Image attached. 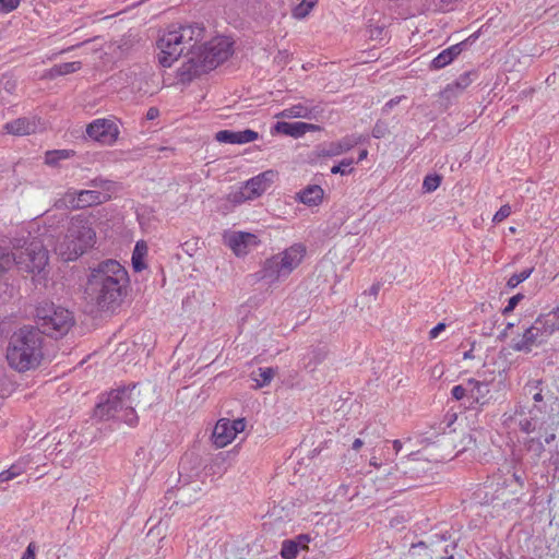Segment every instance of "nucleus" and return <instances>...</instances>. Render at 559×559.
Masks as SVG:
<instances>
[{
  "instance_id": "nucleus-1",
  "label": "nucleus",
  "mask_w": 559,
  "mask_h": 559,
  "mask_svg": "<svg viewBox=\"0 0 559 559\" xmlns=\"http://www.w3.org/2000/svg\"><path fill=\"white\" fill-rule=\"evenodd\" d=\"M204 31L199 24L173 26L156 43L157 60L164 68H170L181 56L187 57V61L177 71L181 83H189L215 69L233 53V43L226 37H216L198 46L204 37Z\"/></svg>"
},
{
  "instance_id": "nucleus-2",
  "label": "nucleus",
  "mask_w": 559,
  "mask_h": 559,
  "mask_svg": "<svg viewBox=\"0 0 559 559\" xmlns=\"http://www.w3.org/2000/svg\"><path fill=\"white\" fill-rule=\"evenodd\" d=\"M129 276L116 260H106L93 269L86 285V294L102 311L119 307L127 294Z\"/></svg>"
},
{
  "instance_id": "nucleus-3",
  "label": "nucleus",
  "mask_w": 559,
  "mask_h": 559,
  "mask_svg": "<svg viewBox=\"0 0 559 559\" xmlns=\"http://www.w3.org/2000/svg\"><path fill=\"white\" fill-rule=\"evenodd\" d=\"M141 393L138 384L112 390L106 400L96 405L94 415L99 419L114 418L133 427L139 420L136 408L144 409L151 406V403L141 400Z\"/></svg>"
},
{
  "instance_id": "nucleus-4",
  "label": "nucleus",
  "mask_w": 559,
  "mask_h": 559,
  "mask_svg": "<svg viewBox=\"0 0 559 559\" xmlns=\"http://www.w3.org/2000/svg\"><path fill=\"white\" fill-rule=\"evenodd\" d=\"M43 341L39 329L23 326L10 337L7 360L11 368L25 372L37 368L43 359Z\"/></svg>"
},
{
  "instance_id": "nucleus-5",
  "label": "nucleus",
  "mask_w": 559,
  "mask_h": 559,
  "mask_svg": "<svg viewBox=\"0 0 559 559\" xmlns=\"http://www.w3.org/2000/svg\"><path fill=\"white\" fill-rule=\"evenodd\" d=\"M96 233L90 219L83 215L71 217L61 242L52 245L55 252L64 261L76 260L95 243Z\"/></svg>"
},
{
  "instance_id": "nucleus-6",
  "label": "nucleus",
  "mask_w": 559,
  "mask_h": 559,
  "mask_svg": "<svg viewBox=\"0 0 559 559\" xmlns=\"http://www.w3.org/2000/svg\"><path fill=\"white\" fill-rule=\"evenodd\" d=\"M53 245L52 235H44V239H33L29 242L15 239L13 242V265L23 273H41L48 264V248Z\"/></svg>"
},
{
  "instance_id": "nucleus-7",
  "label": "nucleus",
  "mask_w": 559,
  "mask_h": 559,
  "mask_svg": "<svg viewBox=\"0 0 559 559\" xmlns=\"http://www.w3.org/2000/svg\"><path fill=\"white\" fill-rule=\"evenodd\" d=\"M35 318L37 323L35 329H39L40 335L46 334L53 338L66 335L74 324L71 311L49 301L38 304Z\"/></svg>"
},
{
  "instance_id": "nucleus-8",
  "label": "nucleus",
  "mask_w": 559,
  "mask_h": 559,
  "mask_svg": "<svg viewBox=\"0 0 559 559\" xmlns=\"http://www.w3.org/2000/svg\"><path fill=\"white\" fill-rule=\"evenodd\" d=\"M306 255L302 243H294L283 252L266 259L261 270V277L271 283L288 277L299 266Z\"/></svg>"
},
{
  "instance_id": "nucleus-9",
  "label": "nucleus",
  "mask_w": 559,
  "mask_h": 559,
  "mask_svg": "<svg viewBox=\"0 0 559 559\" xmlns=\"http://www.w3.org/2000/svg\"><path fill=\"white\" fill-rule=\"evenodd\" d=\"M559 330V319L555 313L539 316L521 337L513 338L510 347L514 352L531 353L534 347L545 344Z\"/></svg>"
},
{
  "instance_id": "nucleus-10",
  "label": "nucleus",
  "mask_w": 559,
  "mask_h": 559,
  "mask_svg": "<svg viewBox=\"0 0 559 559\" xmlns=\"http://www.w3.org/2000/svg\"><path fill=\"white\" fill-rule=\"evenodd\" d=\"M110 199L109 193L98 190H69L63 198L56 202L57 209H84L102 204Z\"/></svg>"
},
{
  "instance_id": "nucleus-11",
  "label": "nucleus",
  "mask_w": 559,
  "mask_h": 559,
  "mask_svg": "<svg viewBox=\"0 0 559 559\" xmlns=\"http://www.w3.org/2000/svg\"><path fill=\"white\" fill-rule=\"evenodd\" d=\"M200 462L193 454H186L179 462V486L177 487L176 495L179 499L185 500L187 492L190 490L189 485H192V490L197 495L201 488L194 480L199 476Z\"/></svg>"
},
{
  "instance_id": "nucleus-12",
  "label": "nucleus",
  "mask_w": 559,
  "mask_h": 559,
  "mask_svg": "<svg viewBox=\"0 0 559 559\" xmlns=\"http://www.w3.org/2000/svg\"><path fill=\"white\" fill-rule=\"evenodd\" d=\"M119 133L117 123L111 119H95L86 127V134L88 138L103 145H112L116 143Z\"/></svg>"
},
{
  "instance_id": "nucleus-13",
  "label": "nucleus",
  "mask_w": 559,
  "mask_h": 559,
  "mask_svg": "<svg viewBox=\"0 0 559 559\" xmlns=\"http://www.w3.org/2000/svg\"><path fill=\"white\" fill-rule=\"evenodd\" d=\"M275 174L272 170L259 174L249 179L240 191L234 193L231 200L234 202H242L260 197L271 186Z\"/></svg>"
},
{
  "instance_id": "nucleus-14",
  "label": "nucleus",
  "mask_w": 559,
  "mask_h": 559,
  "mask_svg": "<svg viewBox=\"0 0 559 559\" xmlns=\"http://www.w3.org/2000/svg\"><path fill=\"white\" fill-rule=\"evenodd\" d=\"M360 136L346 135L337 142H330L318 147L319 157H334L348 152L360 142Z\"/></svg>"
},
{
  "instance_id": "nucleus-15",
  "label": "nucleus",
  "mask_w": 559,
  "mask_h": 559,
  "mask_svg": "<svg viewBox=\"0 0 559 559\" xmlns=\"http://www.w3.org/2000/svg\"><path fill=\"white\" fill-rule=\"evenodd\" d=\"M258 237L250 233L237 231L226 238V243L237 257L246 255L251 247H255Z\"/></svg>"
},
{
  "instance_id": "nucleus-16",
  "label": "nucleus",
  "mask_w": 559,
  "mask_h": 559,
  "mask_svg": "<svg viewBox=\"0 0 559 559\" xmlns=\"http://www.w3.org/2000/svg\"><path fill=\"white\" fill-rule=\"evenodd\" d=\"M274 130L277 133H282L295 139H298L305 135L307 132L320 131L321 127L318 124L307 123V122H285L278 121L274 126Z\"/></svg>"
},
{
  "instance_id": "nucleus-17",
  "label": "nucleus",
  "mask_w": 559,
  "mask_h": 559,
  "mask_svg": "<svg viewBox=\"0 0 559 559\" xmlns=\"http://www.w3.org/2000/svg\"><path fill=\"white\" fill-rule=\"evenodd\" d=\"M259 138L258 132L246 129L242 131L221 130L215 134V140L221 143L245 144Z\"/></svg>"
},
{
  "instance_id": "nucleus-18",
  "label": "nucleus",
  "mask_w": 559,
  "mask_h": 559,
  "mask_svg": "<svg viewBox=\"0 0 559 559\" xmlns=\"http://www.w3.org/2000/svg\"><path fill=\"white\" fill-rule=\"evenodd\" d=\"M216 543L206 536H200L189 542L187 555L192 559H211L212 548Z\"/></svg>"
},
{
  "instance_id": "nucleus-19",
  "label": "nucleus",
  "mask_w": 559,
  "mask_h": 559,
  "mask_svg": "<svg viewBox=\"0 0 559 559\" xmlns=\"http://www.w3.org/2000/svg\"><path fill=\"white\" fill-rule=\"evenodd\" d=\"M39 121L36 118H17L13 121L7 122L4 130L14 135H27L35 133L38 129Z\"/></svg>"
},
{
  "instance_id": "nucleus-20",
  "label": "nucleus",
  "mask_w": 559,
  "mask_h": 559,
  "mask_svg": "<svg viewBox=\"0 0 559 559\" xmlns=\"http://www.w3.org/2000/svg\"><path fill=\"white\" fill-rule=\"evenodd\" d=\"M228 425L229 419L222 418L216 423L214 427L212 438L214 444L217 448H224L235 439L233 435L234 432L231 431V428Z\"/></svg>"
},
{
  "instance_id": "nucleus-21",
  "label": "nucleus",
  "mask_w": 559,
  "mask_h": 559,
  "mask_svg": "<svg viewBox=\"0 0 559 559\" xmlns=\"http://www.w3.org/2000/svg\"><path fill=\"white\" fill-rule=\"evenodd\" d=\"M463 51V43L452 45L432 59L430 68L439 70L451 63Z\"/></svg>"
},
{
  "instance_id": "nucleus-22",
  "label": "nucleus",
  "mask_w": 559,
  "mask_h": 559,
  "mask_svg": "<svg viewBox=\"0 0 559 559\" xmlns=\"http://www.w3.org/2000/svg\"><path fill=\"white\" fill-rule=\"evenodd\" d=\"M323 194L324 191L320 186L311 185L298 193V200L308 206H317L322 202Z\"/></svg>"
},
{
  "instance_id": "nucleus-23",
  "label": "nucleus",
  "mask_w": 559,
  "mask_h": 559,
  "mask_svg": "<svg viewBox=\"0 0 559 559\" xmlns=\"http://www.w3.org/2000/svg\"><path fill=\"white\" fill-rule=\"evenodd\" d=\"M469 396L476 402L484 404L485 399L490 392L489 383L484 381H478L476 379L467 380Z\"/></svg>"
},
{
  "instance_id": "nucleus-24",
  "label": "nucleus",
  "mask_w": 559,
  "mask_h": 559,
  "mask_svg": "<svg viewBox=\"0 0 559 559\" xmlns=\"http://www.w3.org/2000/svg\"><path fill=\"white\" fill-rule=\"evenodd\" d=\"M283 118H306L310 119L312 117V109L304 106L302 104L294 105L289 108L284 109L281 114Z\"/></svg>"
},
{
  "instance_id": "nucleus-25",
  "label": "nucleus",
  "mask_w": 559,
  "mask_h": 559,
  "mask_svg": "<svg viewBox=\"0 0 559 559\" xmlns=\"http://www.w3.org/2000/svg\"><path fill=\"white\" fill-rule=\"evenodd\" d=\"M329 356V348L325 345H317L313 346L309 353V362L306 367H311L312 370L316 369L318 365L323 362Z\"/></svg>"
},
{
  "instance_id": "nucleus-26",
  "label": "nucleus",
  "mask_w": 559,
  "mask_h": 559,
  "mask_svg": "<svg viewBox=\"0 0 559 559\" xmlns=\"http://www.w3.org/2000/svg\"><path fill=\"white\" fill-rule=\"evenodd\" d=\"M147 252V246L144 241H138L132 253V266L134 271L141 272L146 267L143 258Z\"/></svg>"
},
{
  "instance_id": "nucleus-27",
  "label": "nucleus",
  "mask_w": 559,
  "mask_h": 559,
  "mask_svg": "<svg viewBox=\"0 0 559 559\" xmlns=\"http://www.w3.org/2000/svg\"><path fill=\"white\" fill-rule=\"evenodd\" d=\"M275 376V370L273 368H259L257 371L252 372V379L257 383V388H262L267 385Z\"/></svg>"
},
{
  "instance_id": "nucleus-28",
  "label": "nucleus",
  "mask_w": 559,
  "mask_h": 559,
  "mask_svg": "<svg viewBox=\"0 0 559 559\" xmlns=\"http://www.w3.org/2000/svg\"><path fill=\"white\" fill-rule=\"evenodd\" d=\"M543 384L542 380H533L525 384L524 392L525 394L532 395V399L535 403H540L544 400L543 390L540 385Z\"/></svg>"
},
{
  "instance_id": "nucleus-29",
  "label": "nucleus",
  "mask_w": 559,
  "mask_h": 559,
  "mask_svg": "<svg viewBox=\"0 0 559 559\" xmlns=\"http://www.w3.org/2000/svg\"><path fill=\"white\" fill-rule=\"evenodd\" d=\"M515 416H520L518 420V426L521 431L525 433H530L536 429V420L532 416H526L523 414V412H515Z\"/></svg>"
},
{
  "instance_id": "nucleus-30",
  "label": "nucleus",
  "mask_w": 559,
  "mask_h": 559,
  "mask_svg": "<svg viewBox=\"0 0 559 559\" xmlns=\"http://www.w3.org/2000/svg\"><path fill=\"white\" fill-rule=\"evenodd\" d=\"M14 257L11 252L0 247V280L13 266Z\"/></svg>"
},
{
  "instance_id": "nucleus-31",
  "label": "nucleus",
  "mask_w": 559,
  "mask_h": 559,
  "mask_svg": "<svg viewBox=\"0 0 559 559\" xmlns=\"http://www.w3.org/2000/svg\"><path fill=\"white\" fill-rule=\"evenodd\" d=\"M318 0H302L301 3L297 4L293 9V16L296 19H304L306 17L311 9L316 5Z\"/></svg>"
},
{
  "instance_id": "nucleus-32",
  "label": "nucleus",
  "mask_w": 559,
  "mask_h": 559,
  "mask_svg": "<svg viewBox=\"0 0 559 559\" xmlns=\"http://www.w3.org/2000/svg\"><path fill=\"white\" fill-rule=\"evenodd\" d=\"M71 151L68 150H56L48 151L46 153L45 162L47 165H56L59 160L69 158Z\"/></svg>"
},
{
  "instance_id": "nucleus-33",
  "label": "nucleus",
  "mask_w": 559,
  "mask_h": 559,
  "mask_svg": "<svg viewBox=\"0 0 559 559\" xmlns=\"http://www.w3.org/2000/svg\"><path fill=\"white\" fill-rule=\"evenodd\" d=\"M114 185V181L100 177L94 178L87 183L90 188H93L92 190L99 189L98 191L104 193H108L112 189Z\"/></svg>"
},
{
  "instance_id": "nucleus-34",
  "label": "nucleus",
  "mask_w": 559,
  "mask_h": 559,
  "mask_svg": "<svg viewBox=\"0 0 559 559\" xmlns=\"http://www.w3.org/2000/svg\"><path fill=\"white\" fill-rule=\"evenodd\" d=\"M298 551H299V549H298L297 545L295 544V542H293V539H286L283 542L282 549H281V556L284 559L296 558Z\"/></svg>"
},
{
  "instance_id": "nucleus-35",
  "label": "nucleus",
  "mask_w": 559,
  "mask_h": 559,
  "mask_svg": "<svg viewBox=\"0 0 559 559\" xmlns=\"http://www.w3.org/2000/svg\"><path fill=\"white\" fill-rule=\"evenodd\" d=\"M442 177L440 175L433 174L425 177L423 182V189L425 192H433L437 190L441 183Z\"/></svg>"
},
{
  "instance_id": "nucleus-36",
  "label": "nucleus",
  "mask_w": 559,
  "mask_h": 559,
  "mask_svg": "<svg viewBox=\"0 0 559 559\" xmlns=\"http://www.w3.org/2000/svg\"><path fill=\"white\" fill-rule=\"evenodd\" d=\"M56 66L60 76L78 72L82 69L81 61L64 62Z\"/></svg>"
},
{
  "instance_id": "nucleus-37",
  "label": "nucleus",
  "mask_w": 559,
  "mask_h": 559,
  "mask_svg": "<svg viewBox=\"0 0 559 559\" xmlns=\"http://www.w3.org/2000/svg\"><path fill=\"white\" fill-rule=\"evenodd\" d=\"M532 272H533V269H526V270L521 271L520 273L513 274L508 280L507 286L509 288H515L519 284H521L522 282L527 280L530 277V275L532 274Z\"/></svg>"
},
{
  "instance_id": "nucleus-38",
  "label": "nucleus",
  "mask_w": 559,
  "mask_h": 559,
  "mask_svg": "<svg viewBox=\"0 0 559 559\" xmlns=\"http://www.w3.org/2000/svg\"><path fill=\"white\" fill-rule=\"evenodd\" d=\"M471 75H472L471 72H465V73L461 74L453 84L448 85L447 91H452L453 87H456L460 91L465 90L472 83Z\"/></svg>"
},
{
  "instance_id": "nucleus-39",
  "label": "nucleus",
  "mask_w": 559,
  "mask_h": 559,
  "mask_svg": "<svg viewBox=\"0 0 559 559\" xmlns=\"http://www.w3.org/2000/svg\"><path fill=\"white\" fill-rule=\"evenodd\" d=\"M353 164H354L353 158H344L338 165H334L331 168V173L334 175L340 174L342 176L347 175V174L352 173L353 168H350V167Z\"/></svg>"
},
{
  "instance_id": "nucleus-40",
  "label": "nucleus",
  "mask_w": 559,
  "mask_h": 559,
  "mask_svg": "<svg viewBox=\"0 0 559 559\" xmlns=\"http://www.w3.org/2000/svg\"><path fill=\"white\" fill-rule=\"evenodd\" d=\"M525 445H526L527 450L533 451L537 457H540V455L545 451L544 444L539 438H530L525 442Z\"/></svg>"
},
{
  "instance_id": "nucleus-41",
  "label": "nucleus",
  "mask_w": 559,
  "mask_h": 559,
  "mask_svg": "<svg viewBox=\"0 0 559 559\" xmlns=\"http://www.w3.org/2000/svg\"><path fill=\"white\" fill-rule=\"evenodd\" d=\"M389 133V127L385 122L379 120L372 129V136L374 139H382Z\"/></svg>"
},
{
  "instance_id": "nucleus-42",
  "label": "nucleus",
  "mask_w": 559,
  "mask_h": 559,
  "mask_svg": "<svg viewBox=\"0 0 559 559\" xmlns=\"http://www.w3.org/2000/svg\"><path fill=\"white\" fill-rule=\"evenodd\" d=\"M0 88H3L9 94H12L16 90V81L11 76H2L0 79Z\"/></svg>"
},
{
  "instance_id": "nucleus-43",
  "label": "nucleus",
  "mask_w": 559,
  "mask_h": 559,
  "mask_svg": "<svg viewBox=\"0 0 559 559\" xmlns=\"http://www.w3.org/2000/svg\"><path fill=\"white\" fill-rule=\"evenodd\" d=\"M524 298V296L522 294H516L514 296H512L509 301H508V305L504 307V309L502 310V313L506 316V314H509L511 313L515 307L518 306V304Z\"/></svg>"
},
{
  "instance_id": "nucleus-44",
  "label": "nucleus",
  "mask_w": 559,
  "mask_h": 559,
  "mask_svg": "<svg viewBox=\"0 0 559 559\" xmlns=\"http://www.w3.org/2000/svg\"><path fill=\"white\" fill-rule=\"evenodd\" d=\"M511 214V207L509 204L502 205L493 215L492 222L500 223Z\"/></svg>"
},
{
  "instance_id": "nucleus-45",
  "label": "nucleus",
  "mask_w": 559,
  "mask_h": 559,
  "mask_svg": "<svg viewBox=\"0 0 559 559\" xmlns=\"http://www.w3.org/2000/svg\"><path fill=\"white\" fill-rule=\"evenodd\" d=\"M21 0H0V12L9 13L15 10Z\"/></svg>"
},
{
  "instance_id": "nucleus-46",
  "label": "nucleus",
  "mask_w": 559,
  "mask_h": 559,
  "mask_svg": "<svg viewBox=\"0 0 559 559\" xmlns=\"http://www.w3.org/2000/svg\"><path fill=\"white\" fill-rule=\"evenodd\" d=\"M230 428H231V431L234 432V437L236 438V436L239 433V432H242L246 428V421L243 418H238V419H235V420H230L229 419V425Z\"/></svg>"
},
{
  "instance_id": "nucleus-47",
  "label": "nucleus",
  "mask_w": 559,
  "mask_h": 559,
  "mask_svg": "<svg viewBox=\"0 0 559 559\" xmlns=\"http://www.w3.org/2000/svg\"><path fill=\"white\" fill-rule=\"evenodd\" d=\"M67 218L66 213H59V214H52L47 215V222L49 227H55L56 225H59L60 223L64 222Z\"/></svg>"
},
{
  "instance_id": "nucleus-48",
  "label": "nucleus",
  "mask_w": 559,
  "mask_h": 559,
  "mask_svg": "<svg viewBox=\"0 0 559 559\" xmlns=\"http://www.w3.org/2000/svg\"><path fill=\"white\" fill-rule=\"evenodd\" d=\"M467 391H468V389L459 384V385L453 386L451 394H452L453 399H455L456 401H460L464 396H466Z\"/></svg>"
},
{
  "instance_id": "nucleus-49",
  "label": "nucleus",
  "mask_w": 559,
  "mask_h": 559,
  "mask_svg": "<svg viewBox=\"0 0 559 559\" xmlns=\"http://www.w3.org/2000/svg\"><path fill=\"white\" fill-rule=\"evenodd\" d=\"M297 545L298 549H306L308 543L310 542V537L307 534H300L295 539H293Z\"/></svg>"
},
{
  "instance_id": "nucleus-50",
  "label": "nucleus",
  "mask_w": 559,
  "mask_h": 559,
  "mask_svg": "<svg viewBox=\"0 0 559 559\" xmlns=\"http://www.w3.org/2000/svg\"><path fill=\"white\" fill-rule=\"evenodd\" d=\"M36 545L29 543L21 559H35Z\"/></svg>"
},
{
  "instance_id": "nucleus-51",
  "label": "nucleus",
  "mask_w": 559,
  "mask_h": 559,
  "mask_svg": "<svg viewBox=\"0 0 559 559\" xmlns=\"http://www.w3.org/2000/svg\"><path fill=\"white\" fill-rule=\"evenodd\" d=\"M445 330V323L440 322L435 328H432L429 332V337L431 340L438 337V335Z\"/></svg>"
},
{
  "instance_id": "nucleus-52",
  "label": "nucleus",
  "mask_w": 559,
  "mask_h": 559,
  "mask_svg": "<svg viewBox=\"0 0 559 559\" xmlns=\"http://www.w3.org/2000/svg\"><path fill=\"white\" fill-rule=\"evenodd\" d=\"M58 76H60V75H59V72L57 70V66L56 64L52 68L48 69L44 73V75H43L44 79H48V80H53V79H56Z\"/></svg>"
},
{
  "instance_id": "nucleus-53",
  "label": "nucleus",
  "mask_w": 559,
  "mask_h": 559,
  "mask_svg": "<svg viewBox=\"0 0 559 559\" xmlns=\"http://www.w3.org/2000/svg\"><path fill=\"white\" fill-rule=\"evenodd\" d=\"M401 97L392 98L390 99L383 107L384 112H389L390 109H392L395 105L400 103Z\"/></svg>"
},
{
  "instance_id": "nucleus-54",
  "label": "nucleus",
  "mask_w": 559,
  "mask_h": 559,
  "mask_svg": "<svg viewBox=\"0 0 559 559\" xmlns=\"http://www.w3.org/2000/svg\"><path fill=\"white\" fill-rule=\"evenodd\" d=\"M157 116H158V109L153 108V107H152V108H150V109L147 110V112H146V118H147L148 120H153V119H155Z\"/></svg>"
},
{
  "instance_id": "nucleus-55",
  "label": "nucleus",
  "mask_w": 559,
  "mask_h": 559,
  "mask_svg": "<svg viewBox=\"0 0 559 559\" xmlns=\"http://www.w3.org/2000/svg\"><path fill=\"white\" fill-rule=\"evenodd\" d=\"M11 478H15L21 474V469L17 466L12 465L9 469Z\"/></svg>"
},
{
  "instance_id": "nucleus-56",
  "label": "nucleus",
  "mask_w": 559,
  "mask_h": 559,
  "mask_svg": "<svg viewBox=\"0 0 559 559\" xmlns=\"http://www.w3.org/2000/svg\"><path fill=\"white\" fill-rule=\"evenodd\" d=\"M11 478H15L21 474V469L17 466L12 465L9 469Z\"/></svg>"
},
{
  "instance_id": "nucleus-57",
  "label": "nucleus",
  "mask_w": 559,
  "mask_h": 559,
  "mask_svg": "<svg viewBox=\"0 0 559 559\" xmlns=\"http://www.w3.org/2000/svg\"><path fill=\"white\" fill-rule=\"evenodd\" d=\"M11 479L12 478H11L10 472L8 469L0 473V483H4V481L11 480Z\"/></svg>"
},
{
  "instance_id": "nucleus-58",
  "label": "nucleus",
  "mask_w": 559,
  "mask_h": 559,
  "mask_svg": "<svg viewBox=\"0 0 559 559\" xmlns=\"http://www.w3.org/2000/svg\"><path fill=\"white\" fill-rule=\"evenodd\" d=\"M392 445H393L395 454H397L402 449V442L400 440H394L392 442Z\"/></svg>"
},
{
  "instance_id": "nucleus-59",
  "label": "nucleus",
  "mask_w": 559,
  "mask_h": 559,
  "mask_svg": "<svg viewBox=\"0 0 559 559\" xmlns=\"http://www.w3.org/2000/svg\"><path fill=\"white\" fill-rule=\"evenodd\" d=\"M362 443L364 442L360 439H355V441L353 442L352 448L357 451V450H359L362 447Z\"/></svg>"
},
{
  "instance_id": "nucleus-60",
  "label": "nucleus",
  "mask_w": 559,
  "mask_h": 559,
  "mask_svg": "<svg viewBox=\"0 0 559 559\" xmlns=\"http://www.w3.org/2000/svg\"><path fill=\"white\" fill-rule=\"evenodd\" d=\"M508 333L509 331L504 328V330L501 331L500 334L498 335V340L501 342L506 341V338L508 337Z\"/></svg>"
},
{
  "instance_id": "nucleus-61",
  "label": "nucleus",
  "mask_w": 559,
  "mask_h": 559,
  "mask_svg": "<svg viewBox=\"0 0 559 559\" xmlns=\"http://www.w3.org/2000/svg\"><path fill=\"white\" fill-rule=\"evenodd\" d=\"M472 347H474V345ZM473 358H474L473 348H471L469 350H467L463 354V359H465V360L473 359Z\"/></svg>"
},
{
  "instance_id": "nucleus-62",
  "label": "nucleus",
  "mask_w": 559,
  "mask_h": 559,
  "mask_svg": "<svg viewBox=\"0 0 559 559\" xmlns=\"http://www.w3.org/2000/svg\"><path fill=\"white\" fill-rule=\"evenodd\" d=\"M556 439V435L555 433H549L545 437V443L549 444L551 443L552 441H555Z\"/></svg>"
},
{
  "instance_id": "nucleus-63",
  "label": "nucleus",
  "mask_w": 559,
  "mask_h": 559,
  "mask_svg": "<svg viewBox=\"0 0 559 559\" xmlns=\"http://www.w3.org/2000/svg\"><path fill=\"white\" fill-rule=\"evenodd\" d=\"M513 478H514V480H515V481H516L521 487H523V485H524V479L522 478V476H520V475H518V474H514V475H513Z\"/></svg>"
},
{
  "instance_id": "nucleus-64",
  "label": "nucleus",
  "mask_w": 559,
  "mask_h": 559,
  "mask_svg": "<svg viewBox=\"0 0 559 559\" xmlns=\"http://www.w3.org/2000/svg\"><path fill=\"white\" fill-rule=\"evenodd\" d=\"M367 155H368L367 150L360 151L359 156H358V162H361L362 159H365L367 157Z\"/></svg>"
}]
</instances>
